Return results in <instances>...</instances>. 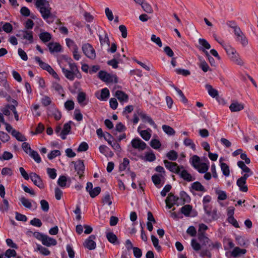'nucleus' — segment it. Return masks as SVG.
<instances>
[{
	"instance_id": "57",
	"label": "nucleus",
	"mask_w": 258,
	"mask_h": 258,
	"mask_svg": "<svg viewBox=\"0 0 258 258\" xmlns=\"http://www.w3.org/2000/svg\"><path fill=\"white\" fill-rule=\"evenodd\" d=\"M50 75H51L54 79L59 80V77L55 71L49 65L48 67L45 70Z\"/></svg>"
},
{
	"instance_id": "6",
	"label": "nucleus",
	"mask_w": 258,
	"mask_h": 258,
	"mask_svg": "<svg viewBox=\"0 0 258 258\" xmlns=\"http://www.w3.org/2000/svg\"><path fill=\"white\" fill-rule=\"evenodd\" d=\"M36 237L37 239L41 241L43 245L46 246H54L57 244V241L54 238L41 233H38L36 235Z\"/></svg>"
},
{
	"instance_id": "27",
	"label": "nucleus",
	"mask_w": 258,
	"mask_h": 258,
	"mask_svg": "<svg viewBox=\"0 0 258 258\" xmlns=\"http://www.w3.org/2000/svg\"><path fill=\"white\" fill-rule=\"evenodd\" d=\"M48 47L51 53L58 52L61 51V45L56 42H50L48 44Z\"/></svg>"
},
{
	"instance_id": "33",
	"label": "nucleus",
	"mask_w": 258,
	"mask_h": 258,
	"mask_svg": "<svg viewBox=\"0 0 258 258\" xmlns=\"http://www.w3.org/2000/svg\"><path fill=\"white\" fill-rule=\"evenodd\" d=\"M246 181L238 178L236 181V184L239 187L240 191L242 192H247L248 190V187L246 184Z\"/></svg>"
},
{
	"instance_id": "31",
	"label": "nucleus",
	"mask_w": 258,
	"mask_h": 258,
	"mask_svg": "<svg viewBox=\"0 0 258 258\" xmlns=\"http://www.w3.org/2000/svg\"><path fill=\"white\" fill-rule=\"evenodd\" d=\"M163 176L162 175L155 174L152 177L153 183L158 187H161L163 185Z\"/></svg>"
},
{
	"instance_id": "44",
	"label": "nucleus",
	"mask_w": 258,
	"mask_h": 258,
	"mask_svg": "<svg viewBox=\"0 0 258 258\" xmlns=\"http://www.w3.org/2000/svg\"><path fill=\"white\" fill-rule=\"evenodd\" d=\"M39 38L43 42H47L50 40L51 35L47 32H42L39 34Z\"/></svg>"
},
{
	"instance_id": "60",
	"label": "nucleus",
	"mask_w": 258,
	"mask_h": 258,
	"mask_svg": "<svg viewBox=\"0 0 258 258\" xmlns=\"http://www.w3.org/2000/svg\"><path fill=\"white\" fill-rule=\"evenodd\" d=\"M1 173L3 176H12L13 174V171L10 168L4 167L2 169Z\"/></svg>"
},
{
	"instance_id": "13",
	"label": "nucleus",
	"mask_w": 258,
	"mask_h": 258,
	"mask_svg": "<svg viewBox=\"0 0 258 258\" xmlns=\"http://www.w3.org/2000/svg\"><path fill=\"white\" fill-rule=\"evenodd\" d=\"M164 163L165 166L167 169L177 174L181 168V166H178L176 163L169 162L166 160H164Z\"/></svg>"
},
{
	"instance_id": "59",
	"label": "nucleus",
	"mask_w": 258,
	"mask_h": 258,
	"mask_svg": "<svg viewBox=\"0 0 258 258\" xmlns=\"http://www.w3.org/2000/svg\"><path fill=\"white\" fill-rule=\"evenodd\" d=\"M129 163V160L126 158H124L123 160V162L119 165V170L120 171H123L125 170L128 166Z\"/></svg>"
},
{
	"instance_id": "16",
	"label": "nucleus",
	"mask_w": 258,
	"mask_h": 258,
	"mask_svg": "<svg viewBox=\"0 0 258 258\" xmlns=\"http://www.w3.org/2000/svg\"><path fill=\"white\" fill-rule=\"evenodd\" d=\"M190 190L193 194L194 191H199L202 192V194L200 195L201 196L203 193L206 191V189L205 187L198 181H196L191 184L190 187Z\"/></svg>"
},
{
	"instance_id": "52",
	"label": "nucleus",
	"mask_w": 258,
	"mask_h": 258,
	"mask_svg": "<svg viewBox=\"0 0 258 258\" xmlns=\"http://www.w3.org/2000/svg\"><path fill=\"white\" fill-rule=\"evenodd\" d=\"M192 210V207L189 205H186L182 207L181 209V212L186 216H188Z\"/></svg>"
},
{
	"instance_id": "5",
	"label": "nucleus",
	"mask_w": 258,
	"mask_h": 258,
	"mask_svg": "<svg viewBox=\"0 0 258 258\" xmlns=\"http://www.w3.org/2000/svg\"><path fill=\"white\" fill-rule=\"evenodd\" d=\"M98 78L106 83L117 82V78L115 75L108 73L105 71H101L98 73Z\"/></svg>"
},
{
	"instance_id": "4",
	"label": "nucleus",
	"mask_w": 258,
	"mask_h": 258,
	"mask_svg": "<svg viewBox=\"0 0 258 258\" xmlns=\"http://www.w3.org/2000/svg\"><path fill=\"white\" fill-rule=\"evenodd\" d=\"M190 162L194 168L200 173H206L209 169V161L207 160L205 162H202L197 155H194L190 159Z\"/></svg>"
},
{
	"instance_id": "54",
	"label": "nucleus",
	"mask_w": 258,
	"mask_h": 258,
	"mask_svg": "<svg viewBox=\"0 0 258 258\" xmlns=\"http://www.w3.org/2000/svg\"><path fill=\"white\" fill-rule=\"evenodd\" d=\"M142 6L143 10L148 13H152L153 12V9L151 6L147 3H145L144 1L143 3L140 4Z\"/></svg>"
},
{
	"instance_id": "46",
	"label": "nucleus",
	"mask_w": 258,
	"mask_h": 258,
	"mask_svg": "<svg viewBox=\"0 0 258 258\" xmlns=\"http://www.w3.org/2000/svg\"><path fill=\"white\" fill-rule=\"evenodd\" d=\"M35 251H39L40 253L44 255H48L50 254V251L47 248L43 247L40 244H37L36 245Z\"/></svg>"
},
{
	"instance_id": "37",
	"label": "nucleus",
	"mask_w": 258,
	"mask_h": 258,
	"mask_svg": "<svg viewBox=\"0 0 258 258\" xmlns=\"http://www.w3.org/2000/svg\"><path fill=\"white\" fill-rule=\"evenodd\" d=\"M12 135L19 141L24 142L27 140L26 138L23 134L16 130L13 131Z\"/></svg>"
},
{
	"instance_id": "35",
	"label": "nucleus",
	"mask_w": 258,
	"mask_h": 258,
	"mask_svg": "<svg viewBox=\"0 0 258 258\" xmlns=\"http://www.w3.org/2000/svg\"><path fill=\"white\" fill-rule=\"evenodd\" d=\"M183 145L191 149L194 151L196 150V146L192 140L189 138H185L183 142Z\"/></svg>"
},
{
	"instance_id": "10",
	"label": "nucleus",
	"mask_w": 258,
	"mask_h": 258,
	"mask_svg": "<svg viewBox=\"0 0 258 258\" xmlns=\"http://www.w3.org/2000/svg\"><path fill=\"white\" fill-rule=\"evenodd\" d=\"M246 251L245 249L240 248L239 247H235L232 251H227L225 252L226 256L230 258L231 256L234 257H238L241 255L244 254Z\"/></svg>"
},
{
	"instance_id": "15",
	"label": "nucleus",
	"mask_w": 258,
	"mask_h": 258,
	"mask_svg": "<svg viewBox=\"0 0 258 258\" xmlns=\"http://www.w3.org/2000/svg\"><path fill=\"white\" fill-rule=\"evenodd\" d=\"M48 115L53 116L56 120H59L61 117V112L54 105H51L48 109Z\"/></svg>"
},
{
	"instance_id": "48",
	"label": "nucleus",
	"mask_w": 258,
	"mask_h": 258,
	"mask_svg": "<svg viewBox=\"0 0 258 258\" xmlns=\"http://www.w3.org/2000/svg\"><path fill=\"white\" fill-rule=\"evenodd\" d=\"M206 88L209 94L213 98L216 97L218 95V91L214 89L212 86L210 85H207Z\"/></svg>"
},
{
	"instance_id": "26",
	"label": "nucleus",
	"mask_w": 258,
	"mask_h": 258,
	"mask_svg": "<svg viewBox=\"0 0 258 258\" xmlns=\"http://www.w3.org/2000/svg\"><path fill=\"white\" fill-rule=\"evenodd\" d=\"M74 166L75 170L77 171V174L79 175L80 177L82 175L85 169V166L82 160H78L74 162Z\"/></svg>"
},
{
	"instance_id": "51",
	"label": "nucleus",
	"mask_w": 258,
	"mask_h": 258,
	"mask_svg": "<svg viewBox=\"0 0 258 258\" xmlns=\"http://www.w3.org/2000/svg\"><path fill=\"white\" fill-rule=\"evenodd\" d=\"M35 60L36 62L38 64L39 67L43 70H45L47 67L49 66L48 63L43 62L40 57L38 56H36L35 57Z\"/></svg>"
},
{
	"instance_id": "36",
	"label": "nucleus",
	"mask_w": 258,
	"mask_h": 258,
	"mask_svg": "<svg viewBox=\"0 0 258 258\" xmlns=\"http://www.w3.org/2000/svg\"><path fill=\"white\" fill-rule=\"evenodd\" d=\"M99 149L100 153L104 155L105 156L112 157L113 155V153L106 146L101 145L99 147Z\"/></svg>"
},
{
	"instance_id": "47",
	"label": "nucleus",
	"mask_w": 258,
	"mask_h": 258,
	"mask_svg": "<svg viewBox=\"0 0 258 258\" xmlns=\"http://www.w3.org/2000/svg\"><path fill=\"white\" fill-rule=\"evenodd\" d=\"M113 198L110 195L107 193L102 198V201L104 205L110 206L112 203Z\"/></svg>"
},
{
	"instance_id": "50",
	"label": "nucleus",
	"mask_w": 258,
	"mask_h": 258,
	"mask_svg": "<svg viewBox=\"0 0 258 258\" xmlns=\"http://www.w3.org/2000/svg\"><path fill=\"white\" fill-rule=\"evenodd\" d=\"M107 142L109 145H110L112 148L117 152L120 153L121 151V147L117 142L116 141H111V140H107Z\"/></svg>"
},
{
	"instance_id": "3",
	"label": "nucleus",
	"mask_w": 258,
	"mask_h": 258,
	"mask_svg": "<svg viewBox=\"0 0 258 258\" xmlns=\"http://www.w3.org/2000/svg\"><path fill=\"white\" fill-rule=\"evenodd\" d=\"M36 7L38 9L43 18L46 20L50 16L51 8L46 0H34Z\"/></svg>"
},
{
	"instance_id": "38",
	"label": "nucleus",
	"mask_w": 258,
	"mask_h": 258,
	"mask_svg": "<svg viewBox=\"0 0 258 258\" xmlns=\"http://www.w3.org/2000/svg\"><path fill=\"white\" fill-rule=\"evenodd\" d=\"M106 238L107 240L111 243L114 244H116L118 243L117 238L113 232H107L106 233Z\"/></svg>"
},
{
	"instance_id": "12",
	"label": "nucleus",
	"mask_w": 258,
	"mask_h": 258,
	"mask_svg": "<svg viewBox=\"0 0 258 258\" xmlns=\"http://www.w3.org/2000/svg\"><path fill=\"white\" fill-rule=\"evenodd\" d=\"M95 96L101 101H106L110 96V92L107 88H103L95 93Z\"/></svg>"
},
{
	"instance_id": "45",
	"label": "nucleus",
	"mask_w": 258,
	"mask_h": 258,
	"mask_svg": "<svg viewBox=\"0 0 258 258\" xmlns=\"http://www.w3.org/2000/svg\"><path fill=\"white\" fill-rule=\"evenodd\" d=\"M66 42L67 46L72 51L74 50L78 49V47L75 42L70 38L66 39Z\"/></svg>"
},
{
	"instance_id": "28",
	"label": "nucleus",
	"mask_w": 258,
	"mask_h": 258,
	"mask_svg": "<svg viewBox=\"0 0 258 258\" xmlns=\"http://www.w3.org/2000/svg\"><path fill=\"white\" fill-rule=\"evenodd\" d=\"M71 129V127L70 123H66L63 125V128L59 134L60 138L62 140L66 139V136L70 133Z\"/></svg>"
},
{
	"instance_id": "7",
	"label": "nucleus",
	"mask_w": 258,
	"mask_h": 258,
	"mask_svg": "<svg viewBox=\"0 0 258 258\" xmlns=\"http://www.w3.org/2000/svg\"><path fill=\"white\" fill-rule=\"evenodd\" d=\"M234 34L236 41L239 43L242 47H246L248 44V39L241 29L237 30V32Z\"/></svg>"
},
{
	"instance_id": "17",
	"label": "nucleus",
	"mask_w": 258,
	"mask_h": 258,
	"mask_svg": "<svg viewBox=\"0 0 258 258\" xmlns=\"http://www.w3.org/2000/svg\"><path fill=\"white\" fill-rule=\"evenodd\" d=\"M204 211L209 221H211L217 219V210L213 208L212 206L204 210Z\"/></svg>"
},
{
	"instance_id": "23",
	"label": "nucleus",
	"mask_w": 258,
	"mask_h": 258,
	"mask_svg": "<svg viewBox=\"0 0 258 258\" xmlns=\"http://www.w3.org/2000/svg\"><path fill=\"white\" fill-rule=\"evenodd\" d=\"M115 96L117 98L120 103L123 104L128 100V95L122 91L117 90L115 92Z\"/></svg>"
},
{
	"instance_id": "56",
	"label": "nucleus",
	"mask_w": 258,
	"mask_h": 258,
	"mask_svg": "<svg viewBox=\"0 0 258 258\" xmlns=\"http://www.w3.org/2000/svg\"><path fill=\"white\" fill-rule=\"evenodd\" d=\"M61 155V152L58 150H54L52 151L47 155L48 158L49 160H52L56 157L59 156Z\"/></svg>"
},
{
	"instance_id": "1",
	"label": "nucleus",
	"mask_w": 258,
	"mask_h": 258,
	"mask_svg": "<svg viewBox=\"0 0 258 258\" xmlns=\"http://www.w3.org/2000/svg\"><path fill=\"white\" fill-rule=\"evenodd\" d=\"M57 61L61 69L62 73L69 80L73 81L75 76L78 78L81 77L80 74L78 75L76 74L79 72L77 66L69 56L64 54L59 55L57 57Z\"/></svg>"
},
{
	"instance_id": "41",
	"label": "nucleus",
	"mask_w": 258,
	"mask_h": 258,
	"mask_svg": "<svg viewBox=\"0 0 258 258\" xmlns=\"http://www.w3.org/2000/svg\"><path fill=\"white\" fill-rule=\"evenodd\" d=\"M52 87L57 92L58 94L61 95L62 96H64V91L63 88L58 83L53 82L52 83Z\"/></svg>"
},
{
	"instance_id": "14",
	"label": "nucleus",
	"mask_w": 258,
	"mask_h": 258,
	"mask_svg": "<svg viewBox=\"0 0 258 258\" xmlns=\"http://www.w3.org/2000/svg\"><path fill=\"white\" fill-rule=\"evenodd\" d=\"M20 201L21 204L24 206L25 208L29 209H36L37 208L36 203L31 201L28 199H27L25 197H22L20 198Z\"/></svg>"
},
{
	"instance_id": "39",
	"label": "nucleus",
	"mask_w": 258,
	"mask_h": 258,
	"mask_svg": "<svg viewBox=\"0 0 258 258\" xmlns=\"http://www.w3.org/2000/svg\"><path fill=\"white\" fill-rule=\"evenodd\" d=\"M77 100L78 103L83 106H85L87 104V102H85L86 100V94L83 92H80L78 94L77 96Z\"/></svg>"
},
{
	"instance_id": "24",
	"label": "nucleus",
	"mask_w": 258,
	"mask_h": 258,
	"mask_svg": "<svg viewBox=\"0 0 258 258\" xmlns=\"http://www.w3.org/2000/svg\"><path fill=\"white\" fill-rule=\"evenodd\" d=\"M22 35V38L28 41V43H31L33 41V32L32 31L23 30L21 34L17 35L18 36Z\"/></svg>"
},
{
	"instance_id": "30",
	"label": "nucleus",
	"mask_w": 258,
	"mask_h": 258,
	"mask_svg": "<svg viewBox=\"0 0 258 258\" xmlns=\"http://www.w3.org/2000/svg\"><path fill=\"white\" fill-rule=\"evenodd\" d=\"M223 158L221 157L219 159L220 165L223 174L226 176H228L230 175V170L228 166L225 163L223 162Z\"/></svg>"
},
{
	"instance_id": "19",
	"label": "nucleus",
	"mask_w": 258,
	"mask_h": 258,
	"mask_svg": "<svg viewBox=\"0 0 258 258\" xmlns=\"http://www.w3.org/2000/svg\"><path fill=\"white\" fill-rule=\"evenodd\" d=\"M243 103L237 101H233L229 106V109L231 112H238L244 109Z\"/></svg>"
},
{
	"instance_id": "64",
	"label": "nucleus",
	"mask_w": 258,
	"mask_h": 258,
	"mask_svg": "<svg viewBox=\"0 0 258 258\" xmlns=\"http://www.w3.org/2000/svg\"><path fill=\"white\" fill-rule=\"evenodd\" d=\"M40 205L41 209L45 212L48 211L49 209L48 203L45 200L40 201Z\"/></svg>"
},
{
	"instance_id": "62",
	"label": "nucleus",
	"mask_w": 258,
	"mask_h": 258,
	"mask_svg": "<svg viewBox=\"0 0 258 258\" xmlns=\"http://www.w3.org/2000/svg\"><path fill=\"white\" fill-rule=\"evenodd\" d=\"M22 147L24 152L29 155L33 151L31 148L30 145L27 142H24L22 145Z\"/></svg>"
},
{
	"instance_id": "43",
	"label": "nucleus",
	"mask_w": 258,
	"mask_h": 258,
	"mask_svg": "<svg viewBox=\"0 0 258 258\" xmlns=\"http://www.w3.org/2000/svg\"><path fill=\"white\" fill-rule=\"evenodd\" d=\"M39 107L40 105L38 104H33L31 107V110L35 117H38L41 115V112L39 110Z\"/></svg>"
},
{
	"instance_id": "63",
	"label": "nucleus",
	"mask_w": 258,
	"mask_h": 258,
	"mask_svg": "<svg viewBox=\"0 0 258 258\" xmlns=\"http://www.w3.org/2000/svg\"><path fill=\"white\" fill-rule=\"evenodd\" d=\"M47 173L49 177L52 179H55L56 177V175H57L56 171L54 168H47Z\"/></svg>"
},
{
	"instance_id": "8",
	"label": "nucleus",
	"mask_w": 258,
	"mask_h": 258,
	"mask_svg": "<svg viewBox=\"0 0 258 258\" xmlns=\"http://www.w3.org/2000/svg\"><path fill=\"white\" fill-rule=\"evenodd\" d=\"M82 50L84 54L89 58L93 59L95 58L96 53L93 47L89 44H85L82 46Z\"/></svg>"
},
{
	"instance_id": "21",
	"label": "nucleus",
	"mask_w": 258,
	"mask_h": 258,
	"mask_svg": "<svg viewBox=\"0 0 258 258\" xmlns=\"http://www.w3.org/2000/svg\"><path fill=\"white\" fill-rule=\"evenodd\" d=\"M141 126L139 125L138 127V131L140 135L144 140L146 141H149L151 137L152 130L150 128L146 130H141Z\"/></svg>"
},
{
	"instance_id": "49",
	"label": "nucleus",
	"mask_w": 258,
	"mask_h": 258,
	"mask_svg": "<svg viewBox=\"0 0 258 258\" xmlns=\"http://www.w3.org/2000/svg\"><path fill=\"white\" fill-rule=\"evenodd\" d=\"M162 128L163 131L168 136L174 135L175 133V132L174 130V129L169 125L165 124L163 125Z\"/></svg>"
},
{
	"instance_id": "58",
	"label": "nucleus",
	"mask_w": 258,
	"mask_h": 258,
	"mask_svg": "<svg viewBox=\"0 0 258 258\" xmlns=\"http://www.w3.org/2000/svg\"><path fill=\"white\" fill-rule=\"evenodd\" d=\"M41 102L43 106H47L51 104L52 100L49 97L47 96H44L41 99Z\"/></svg>"
},
{
	"instance_id": "20",
	"label": "nucleus",
	"mask_w": 258,
	"mask_h": 258,
	"mask_svg": "<svg viewBox=\"0 0 258 258\" xmlns=\"http://www.w3.org/2000/svg\"><path fill=\"white\" fill-rule=\"evenodd\" d=\"M178 174L180 176L181 178L188 182L193 181L195 179L191 175L188 173V171L186 170L183 166H181V168L180 169V171Z\"/></svg>"
},
{
	"instance_id": "55",
	"label": "nucleus",
	"mask_w": 258,
	"mask_h": 258,
	"mask_svg": "<svg viewBox=\"0 0 258 258\" xmlns=\"http://www.w3.org/2000/svg\"><path fill=\"white\" fill-rule=\"evenodd\" d=\"M29 155L31 158H32L37 163H39L41 162V157L37 152L33 150Z\"/></svg>"
},
{
	"instance_id": "18",
	"label": "nucleus",
	"mask_w": 258,
	"mask_h": 258,
	"mask_svg": "<svg viewBox=\"0 0 258 258\" xmlns=\"http://www.w3.org/2000/svg\"><path fill=\"white\" fill-rule=\"evenodd\" d=\"M30 178L35 185L37 186L40 188H44V184L40 177L38 175L35 173H31L30 174Z\"/></svg>"
},
{
	"instance_id": "25",
	"label": "nucleus",
	"mask_w": 258,
	"mask_h": 258,
	"mask_svg": "<svg viewBox=\"0 0 258 258\" xmlns=\"http://www.w3.org/2000/svg\"><path fill=\"white\" fill-rule=\"evenodd\" d=\"M178 198L174 196L173 195L170 194L165 201L166 206L170 209L172 206L177 204V200Z\"/></svg>"
},
{
	"instance_id": "2",
	"label": "nucleus",
	"mask_w": 258,
	"mask_h": 258,
	"mask_svg": "<svg viewBox=\"0 0 258 258\" xmlns=\"http://www.w3.org/2000/svg\"><path fill=\"white\" fill-rule=\"evenodd\" d=\"M216 41L225 50L230 61L233 63L240 67L244 65V61L243 59L241 58L239 53L234 47L229 44L224 43L223 40H218L216 39Z\"/></svg>"
},
{
	"instance_id": "40",
	"label": "nucleus",
	"mask_w": 258,
	"mask_h": 258,
	"mask_svg": "<svg viewBox=\"0 0 258 258\" xmlns=\"http://www.w3.org/2000/svg\"><path fill=\"white\" fill-rule=\"evenodd\" d=\"M151 147L156 150H159L161 147V143L157 138H153L150 143Z\"/></svg>"
},
{
	"instance_id": "22",
	"label": "nucleus",
	"mask_w": 258,
	"mask_h": 258,
	"mask_svg": "<svg viewBox=\"0 0 258 258\" xmlns=\"http://www.w3.org/2000/svg\"><path fill=\"white\" fill-rule=\"evenodd\" d=\"M95 238V237L94 235H92L90 236L88 238L85 240L84 243V246L89 250L95 249L96 245L94 241Z\"/></svg>"
},
{
	"instance_id": "32",
	"label": "nucleus",
	"mask_w": 258,
	"mask_h": 258,
	"mask_svg": "<svg viewBox=\"0 0 258 258\" xmlns=\"http://www.w3.org/2000/svg\"><path fill=\"white\" fill-rule=\"evenodd\" d=\"M215 191L216 195H217L218 200L224 201L227 198V195L226 192L220 189L219 188H215Z\"/></svg>"
},
{
	"instance_id": "42",
	"label": "nucleus",
	"mask_w": 258,
	"mask_h": 258,
	"mask_svg": "<svg viewBox=\"0 0 258 258\" xmlns=\"http://www.w3.org/2000/svg\"><path fill=\"white\" fill-rule=\"evenodd\" d=\"M68 178L66 176L62 175L60 176L57 180V184L59 186L62 188H64L67 186Z\"/></svg>"
},
{
	"instance_id": "53",
	"label": "nucleus",
	"mask_w": 258,
	"mask_h": 258,
	"mask_svg": "<svg viewBox=\"0 0 258 258\" xmlns=\"http://www.w3.org/2000/svg\"><path fill=\"white\" fill-rule=\"evenodd\" d=\"M11 107H15L13 105H7L5 107H4L2 109V111L4 115H5L6 116H9L11 114V112H13V108Z\"/></svg>"
},
{
	"instance_id": "11",
	"label": "nucleus",
	"mask_w": 258,
	"mask_h": 258,
	"mask_svg": "<svg viewBox=\"0 0 258 258\" xmlns=\"http://www.w3.org/2000/svg\"><path fill=\"white\" fill-rule=\"evenodd\" d=\"M138 115L142 119L143 121L144 122H148L151 126H152L154 128H157V125L155 123V122L153 120L151 117L145 113L144 111L139 110H138Z\"/></svg>"
},
{
	"instance_id": "29",
	"label": "nucleus",
	"mask_w": 258,
	"mask_h": 258,
	"mask_svg": "<svg viewBox=\"0 0 258 258\" xmlns=\"http://www.w3.org/2000/svg\"><path fill=\"white\" fill-rule=\"evenodd\" d=\"M199 43L201 45V49L206 54L207 50L211 48L210 44L206 39L203 38H200Z\"/></svg>"
},
{
	"instance_id": "9",
	"label": "nucleus",
	"mask_w": 258,
	"mask_h": 258,
	"mask_svg": "<svg viewBox=\"0 0 258 258\" xmlns=\"http://www.w3.org/2000/svg\"><path fill=\"white\" fill-rule=\"evenodd\" d=\"M131 144L133 148L139 151L145 150L147 147V144L139 138L133 139Z\"/></svg>"
},
{
	"instance_id": "61",
	"label": "nucleus",
	"mask_w": 258,
	"mask_h": 258,
	"mask_svg": "<svg viewBox=\"0 0 258 258\" xmlns=\"http://www.w3.org/2000/svg\"><path fill=\"white\" fill-rule=\"evenodd\" d=\"M151 40L152 42L156 43L159 47H161L162 46V43L161 39L156 35L154 34L152 35Z\"/></svg>"
},
{
	"instance_id": "34",
	"label": "nucleus",
	"mask_w": 258,
	"mask_h": 258,
	"mask_svg": "<svg viewBox=\"0 0 258 258\" xmlns=\"http://www.w3.org/2000/svg\"><path fill=\"white\" fill-rule=\"evenodd\" d=\"M142 159L146 161L152 162L156 159V156L153 152L150 151L146 152Z\"/></svg>"
}]
</instances>
